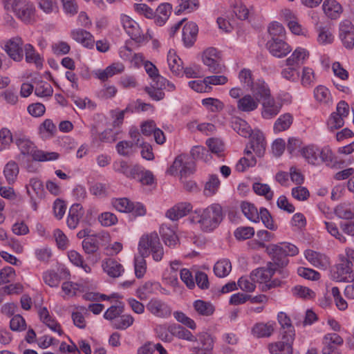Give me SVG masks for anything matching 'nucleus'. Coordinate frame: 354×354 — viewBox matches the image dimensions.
<instances>
[{"label":"nucleus","mask_w":354,"mask_h":354,"mask_svg":"<svg viewBox=\"0 0 354 354\" xmlns=\"http://www.w3.org/2000/svg\"><path fill=\"white\" fill-rule=\"evenodd\" d=\"M223 216L222 207L219 204L214 203L205 209L196 210L191 221L198 224L203 232H210L218 227Z\"/></svg>","instance_id":"nucleus-1"},{"label":"nucleus","mask_w":354,"mask_h":354,"mask_svg":"<svg viewBox=\"0 0 354 354\" xmlns=\"http://www.w3.org/2000/svg\"><path fill=\"white\" fill-rule=\"evenodd\" d=\"M261 248H265L263 242H259ZM266 252L271 257L274 268H282L286 266L289 262L288 256H295L298 254L297 247L290 243H280L279 244H270L266 246Z\"/></svg>","instance_id":"nucleus-2"},{"label":"nucleus","mask_w":354,"mask_h":354,"mask_svg":"<svg viewBox=\"0 0 354 354\" xmlns=\"http://www.w3.org/2000/svg\"><path fill=\"white\" fill-rule=\"evenodd\" d=\"M138 251L139 254L144 255H149L151 252L153 259L156 261H160L162 259L164 251L158 234L151 232L143 235L139 241Z\"/></svg>","instance_id":"nucleus-3"},{"label":"nucleus","mask_w":354,"mask_h":354,"mask_svg":"<svg viewBox=\"0 0 354 354\" xmlns=\"http://www.w3.org/2000/svg\"><path fill=\"white\" fill-rule=\"evenodd\" d=\"M352 262L347 258L342 257L332 271L331 277L337 282L349 283L354 281V271Z\"/></svg>","instance_id":"nucleus-4"},{"label":"nucleus","mask_w":354,"mask_h":354,"mask_svg":"<svg viewBox=\"0 0 354 354\" xmlns=\"http://www.w3.org/2000/svg\"><path fill=\"white\" fill-rule=\"evenodd\" d=\"M187 157L185 155L177 156L172 165L169 169V173L174 175L175 172L179 171L180 179L187 178L194 171V164L193 161H187Z\"/></svg>","instance_id":"nucleus-5"},{"label":"nucleus","mask_w":354,"mask_h":354,"mask_svg":"<svg viewBox=\"0 0 354 354\" xmlns=\"http://www.w3.org/2000/svg\"><path fill=\"white\" fill-rule=\"evenodd\" d=\"M339 37L344 46L349 50L354 47V26L349 20L339 24Z\"/></svg>","instance_id":"nucleus-6"},{"label":"nucleus","mask_w":354,"mask_h":354,"mask_svg":"<svg viewBox=\"0 0 354 354\" xmlns=\"http://www.w3.org/2000/svg\"><path fill=\"white\" fill-rule=\"evenodd\" d=\"M120 21L124 29L133 40L138 43L144 40V34L134 20L127 15H122Z\"/></svg>","instance_id":"nucleus-7"},{"label":"nucleus","mask_w":354,"mask_h":354,"mask_svg":"<svg viewBox=\"0 0 354 354\" xmlns=\"http://www.w3.org/2000/svg\"><path fill=\"white\" fill-rule=\"evenodd\" d=\"M23 44L21 38L16 37L7 41L3 48L11 59L20 62L24 57Z\"/></svg>","instance_id":"nucleus-8"},{"label":"nucleus","mask_w":354,"mask_h":354,"mask_svg":"<svg viewBox=\"0 0 354 354\" xmlns=\"http://www.w3.org/2000/svg\"><path fill=\"white\" fill-rule=\"evenodd\" d=\"M284 39L279 38L268 41L266 47L272 55L281 58L286 57L291 51L290 45Z\"/></svg>","instance_id":"nucleus-9"},{"label":"nucleus","mask_w":354,"mask_h":354,"mask_svg":"<svg viewBox=\"0 0 354 354\" xmlns=\"http://www.w3.org/2000/svg\"><path fill=\"white\" fill-rule=\"evenodd\" d=\"M14 142L20 150L21 153L17 158L19 160L21 156H31L34 160V153L37 151L36 146L32 142L25 136H15Z\"/></svg>","instance_id":"nucleus-10"},{"label":"nucleus","mask_w":354,"mask_h":354,"mask_svg":"<svg viewBox=\"0 0 354 354\" xmlns=\"http://www.w3.org/2000/svg\"><path fill=\"white\" fill-rule=\"evenodd\" d=\"M292 336H282V340L269 344V351L272 354H292Z\"/></svg>","instance_id":"nucleus-11"},{"label":"nucleus","mask_w":354,"mask_h":354,"mask_svg":"<svg viewBox=\"0 0 354 354\" xmlns=\"http://www.w3.org/2000/svg\"><path fill=\"white\" fill-rule=\"evenodd\" d=\"M13 11L23 21H28L34 14L33 4L27 0H17L12 8Z\"/></svg>","instance_id":"nucleus-12"},{"label":"nucleus","mask_w":354,"mask_h":354,"mask_svg":"<svg viewBox=\"0 0 354 354\" xmlns=\"http://www.w3.org/2000/svg\"><path fill=\"white\" fill-rule=\"evenodd\" d=\"M276 271L277 268H274L272 263L269 262L266 268H259L253 270L250 274V279L254 282L266 283Z\"/></svg>","instance_id":"nucleus-13"},{"label":"nucleus","mask_w":354,"mask_h":354,"mask_svg":"<svg viewBox=\"0 0 354 354\" xmlns=\"http://www.w3.org/2000/svg\"><path fill=\"white\" fill-rule=\"evenodd\" d=\"M41 322L53 332L57 333L59 335L64 334L61 325L56 319L50 314L46 307H42L38 312Z\"/></svg>","instance_id":"nucleus-14"},{"label":"nucleus","mask_w":354,"mask_h":354,"mask_svg":"<svg viewBox=\"0 0 354 354\" xmlns=\"http://www.w3.org/2000/svg\"><path fill=\"white\" fill-rule=\"evenodd\" d=\"M306 259L315 267L326 270L330 265L329 259L324 254L307 250L305 251Z\"/></svg>","instance_id":"nucleus-15"},{"label":"nucleus","mask_w":354,"mask_h":354,"mask_svg":"<svg viewBox=\"0 0 354 354\" xmlns=\"http://www.w3.org/2000/svg\"><path fill=\"white\" fill-rule=\"evenodd\" d=\"M192 209V205L190 203H178L167 211L166 216L172 221H177L185 216Z\"/></svg>","instance_id":"nucleus-16"},{"label":"nucleus","mask_w":354,"mask_h":354,"mask_svg":"<svg viewBox=\"0 0 354 354\" xmlns=\"http://www.w3.org/2000/svg\"><path fill=\"white\" fill-rule=\"evenodd\" d=\"M84 214V209L80 203H75L69 209L66 219L67 226L75 229Z\"/></svg>","instance_id":"nucleus-17"},{"label":"nucleus","mask_w":354,"mask_h":354,"mask_svg":"<svg viewBox=\"0 0 354 354\" xmlns=\"http://www.w3.org/2000/svg\"><path fill=\"white\" fill-rule=\"evenodd\" d=\"M147 308L153 315L159 317H166L171 314L169 307L158 299H151L147 305Z\"/></svg>","instance_id":"nucleus-18"},{"label":"nucleus","mask_w":354,"mask_h":354,"mask_svg":"<svg viewBox=\"0 0 354 354\" xmlns=\"http://www.w3.org/2000/svg\"><path fill=\"white\" fill-rule=\"evenodd\" d=\"M71 37L78 43L87 48L92 49L94 47L95 40L93 36L88 31L77 28L71 32Z\"/></svg>","instance_id":"nucleus-19"},{"label":"nucleus","mask_w":354,"mask_h":354,"mask_svg":"<svg viewBox=\"0 0 354 354\" xmlns=\"http://www.w3.org/2000/svg\"><path fill=\"white\" fill-rule=\"evenodd\" d=\"M250 141V149H252L258 156H262L266 151V143L264 136L259 131L252 133Z\"/></svg>","instance_id":"nucleus-20"},{"label":"nucleus","mask_w":354,"mask_h":354,"mask_svg":"<svg viewBox=\"0 0 354 354\" xmlns=\"http://www.w3.org/2000/svg\"><path fill=\"white\" fill-rule=\"evenodd\" d=\"M253 96L259 101H264L271 97L270 91L268 84L261 80H258L251 86Z\"/></svg>","instance_id":"nucleus-21"},{"label":"nucleus","mask_w":354,"mask_h":354,"mask_svg":"<svg viewBox=\"0 0 354 354\" xmlns=\"http://www.w3.org/2000/svg\"><path fill=\"white\" fill-rule=\"evenodd\" d=\"M319 164L324 162L326 166L331 168H340L344 165V162L337 160V157L328 147L319 149Z\"/></svg>","instance_id":"nucleus-22"},{"label":"nucleus","mask_w":354,"mask_h":354,"mask_svg":"<svg viewBox=\"0 0 354 354\" xmlns=\"http://www.w3.org/2000/svg\"><path fill=\"white\" fill-rule=\"evenodd\" d=\"M198 32V26L194 22L187 23L183 28V41L187 47L193 46Z\"/></svg>","instance_id":"nucleus-23"},{"label":"nucleus","mask_w":354,"mask_h":354,"mask_svg":"<svg viewBox=\"0 0 354 354\" xmlns=\"http://www.w3.org/2000/svg\"><path fill=\"white\" fill-rule=\"evenodd\" d=\"M262 117L266 119H270L279 113L281 104L275 102L274 98L271 97L262 102Z\"/></svg>","instance_id":"nucleus-24"},{"label":"nucleus","mask_w":354,"mask_h":354,"mask_svg":"<svg viewBox=\"0 0 354 354\" xmlns=\"http://www.w3.org/2000/svg\"><path fill=\"white\" fill-rule=\"evenodd\" d=\"M102 268L105 272L111 277L115 278L124 272L123 266L116 260L109 258L102 263Z\"/></svg>","instance_id":"nucleus-25"},{"label":"nucleus","mask_w":354,"mask_h":354,"mask_svg":"<svg viewBox=\"0 0 354 354\" xmlns=\"http://www.w3.org/2000/svg\"><path fill=\"white\" fill-rule=\"evenodd\" d=\"M259 101L250 94L245 95L237 102V108L243 112H251L257 109Z\"/></svg>","instance_id":"nucleus-26"},{"label":"nucleus","mask_w":354,"mask_h":354,"mask_svg":"<svg viewBox=\"0 0 354 354\" xmlns=\"http://www.w3.org/2000/svg\"><path fill=\"white\" fill-rule=\"evenodd\" d=\"M301 153L305 160L311 165H319V149L313 145L306 146L301 150Z\"/></svg>","instance_id":"nucleus-27"},{"label":"nucleus","mask_w":354,"mask_h":354,"mask_svg":"<svg viewBox=\"0 0 354 354\" xmlns=\"http://www.w3.org/2000/svg\"><path fill=\"white\" fill-rule=\"evenodd\" d=\"M323 10L330 19H337L342 12L341 5L336 0H325Z\"/></svg>","instance_id":"nucleus-28"},{"label":"nucleus","mask_w":354,"mask_h":354,"mask_svg":"<svg viewBox=\"0 0 354 354\" xmlns=\"http://www.w3.org/2000/svg\"><path fill=\"white\" fill-rule=\"evenodd\" d=\"M274 330V323L272 322L257 323L253 326L252 333L258 338L268 337L272 334Z\"/></svg>","instance_id":"nucleus-29"},{"label":"nucleus","mask_w":354,"mask_h":354,"mask_svg":"<svg viewBox=\"0 0 354 354\" xmlns=\"http://www.w3.org/2000/svg\"><path fill=\"white\" fill-rule=\"evenodd\" d=\"M335 215L340 219L348 221L354 218V206L351 203H341L335 208Z\"/></svg>","instance_id":"nucleus-30"},{"label":"nucleus","mask_w":354,"mask_h":354,"mask_svg":"<svg viewBox=\"0 0 354 354\" xmlns=\"http://www.w3.org/2000/svg\"><path fill=\"white\" fill-rule=\"evenodd\" d=\"M160 233L166 245L174 248L178 243V238L175 232L167 225H162L160 227Z\"/></svg>","instance_id":"nucleus-31"},{"label":"nucleus","mask_w":354,"mask_h":354,"mask_svg":"<svg viewBox=\"0 0 354 354\" xmlns=\"http://www.w3.org/2000/svg\"><path fill=\"white\" fill-rule=\"evenodd\" d=\"M232 129L240 136L247 138L250 137L252 131L248 122L239 118H236L232 121Z\"/></svg>","instance_id":"nucleus-32"},{"label":"nucleus","mask_w":354,"mask_h":354,"mask_svg":"<svg viewBox=\"0 0 354 354\" xmlns=\"http://www.w3.org/2000/svg\"><path fill=\"white\" fill-rule=\"evenodd\" d=\"M19 169L17 163L14 160L9 161L4 167L3 174L9 185L13 184L17 178Z\"/></svg>","instance_id":"nucleus-33"},{"label":"nucleus","mask_w":354,"mask_h":354,"mask_svg":"<svg viewBox=\"0 0 354 354\" xmlns=\"http://www.w3.org/2000/svg\"><path fill=\"white\" fill-rule=\"evenodd\" d=\"M244 153L245 156L241 158L236 165V170L241 172L244 171L248 167H254L257 163L256 158L252 156V151L249 149L248 146L244 151Z\"/></svg>","instance_id":"nucleus-34"},{"label":"nucleus","mask_w":354,"mask_h":354,"mask_svg":"<svg viewBox=\"0 0 354 354\" xmlns=\"http://www.w3.org/2000/svg\"><path fill=\"white\" fill-rule=\"evenodd\" d=\"M160 284L158 283L147 281L137 289V297L140 300H146L149 296L154 293L155 290H158Z\"/></svg>","instance_id":"nucleus-35"},{"label":"nucleus","mask_w":354,"mask_h":354,"mask_svg":"<svg viewBox=\"0 0 354 354\" xmlns=\"http://www.w3.org/2000/svg\"><path fill=\"white\" fill-rule=\"evenodd\" d=\"M202 344L199 349L204 352V354H213L214 339L211 335L207 333H201L198 335L197 339Z\"/></svg>","instance_id":"nucleus-36"},{"label":"nucleus","mask_w":354,"mask_h":354,"mask_svg":"<svg viewBox=\"0 0 354 354\" xmlns=\"http://www.w3.org/2000/svg\"><path fill=\"white\" fill-rule=\"evenodd\" d=\"M279 323L280 324L282 329L283 330V336H292L295 337L294 327L291 324L290 319L287 316L285 313L281 312L277 316Z\"/></svg>","instance_id":"nucleus-37"},{"label":"nucleus","mask_w":354,"mask_h":354,"mask_svg":"<svg viewBox=\"0 0 354 354\" xmlns=\"http://www.w3.org/2000/svg\"><path fill=\"white\" fill-rule=\"evenodd\" d=\"M241 208L244 216L250 221L257 223L259 221V211L257 208L249 202H242Z\"/></svg>","instance_id":"nucleus-38"},{"label":"nucleus","mask_w":354,"mask_h":354,"mask_svg":"<svg viewBox=\"0 0 354 354\" xmlns=\"http://www.w3.org/2000/svg\"><path fill=\"white\" fill-rule=\"evenodd\" d=\"M193 306L198 314L203 316H210L215 310L214 306L210 302L201 299L195 301Z\"/></svg>","instance_id":"nucleus-39"},{"label":"nucleus","mask_w":354,"mask_h":354,"mask_svg":"<svg viewBox=\"0 0 354 354\" xmlns=\"http://www.w3.org/2000/svg\"><path fill=\"white\" fill-rule=\"evenodd\" d=\"M231 270L232 264L228 259L219 260L214 266V274L220 278L227 276Z\"/></svg>","instance_id":"nucleus-40"},{"label":"nucleus","mask_w":354,"mask_h":354,"mask_svg":"<svg viewBox=\"0 0 354 354\" xmlns=\"http://www.w3.org/2000/svg\"><path fill=\"white\" fill-rule=\"evenodd\" d=\"M170 331L173 334V337L176 336V337L182 339H185L191 342H194L196 340V338L192 334V333L183 328L180 325L173 324L170 326Z\"/></svg>","instance_id":"nucleus-41"},{"label":"nucleus","mask_w":354,"mask_h":354,"mask_svg":"<svg viewBox=\"0 0 354 354\" xmlns=\"http://www.w3.org/2000/svg\"><path fill=\"white\" fill-rule=\"evenodd\" d=\"M167 62L170 71L175 75H178L181 73L183 67L182 66L181 59L176 56L175 53L171 52V50L169 52L167 55Z\"/></svg>","instance_id":"nucleus-42"},{"label":"nucleus","mask_w":354,"mask_h":354,"mask_svg":"<svg viewBox=\"0 0 354 354\" xmlns=\"http://www.w3.org/2000/svg\"><path fill=\"white\" fill-rule=\"evenodd\" d=\"M24 50L26 54V61L28 63L33 62L37 67H41L42 66L41 58L39 55L35 52L34 47L31 44H26L24 46Z\"/></svg>","instance_id":"nucleus-43"},{"label":"nucleus","mask_w":354,"mask_h":354,"mask_svg":"<svg viewBox=\"0 0 354 354\" xmlns=\"http://www.w3.org/2000/svg\"><path fill=\"white\" fill-rule=\"evenodd\" d=\"M199 6L198 0H178L176 13L179 14L184 11L192 12L196 10Z\"/></svg>","instance_id":"nucleus-44"},{"label":"nucleus","mask_w":354,"mask_h":354,"mask_svg":"<svg viewBox=\"0 0 354 354\" xmlns=\"http://www.w3.org/2000/svg\"><path fill=\"white\" fill-rule=\"evenodd\" d=\"M292 122V117L290 114L286 113L281 115L274 124V131L279 133L288 129Z\"/></svg>","instance_id":"nucleus-45"},{"label":"nucleus","mask_w":354,"mask_h":354,"mask_svg":"<svg viewBox=\"0 0 354 354\" xmlns=\"http://www.w3.org/2000/svg\"><path fill=\"white\" fill-rule=\"evenodd\" d=\"M220 186V180L216 175L212 174L209 176L208 181L205 183L204 194L206 196H212L215 194Z\"/></svg>","instance_id":"nucleus-46"},{"label":"nucleus","mask_w":354,"mask_h":354,"mask_svg":"<svg viewBox=\"0 0 354 354\" xmlns=\"http://www.w3.org/2000/svg\"><path fill=\"white\" fill-rule=\"evenodd\" d=\"M314 97L320 103L327 104L331 100L329 90L323 85H319L314 89Z\"/></svg>","instance_id":"nucleus-47"},{"label":"nucleus","mask_w":354,"mask_h":354,"mask_svg":"<svg viewBox=\"0 0 354 354\" xmlns=\"http://www.w3.org/2000/svg\"><path fill=\"white\" fill-rule=\"evenodd\" d=\"M203 64L208 67V71L212 73H221L225 70V66L220 63L219 57L203 58Z\"/></svg>","instance_id":"nucleus-48"},{"label":"nucleus","mask_w":354,"mask_h":354,"mask_svg":"<svg viewBox=\"0 0 354 354\" xmlns=\"http://www.w3.org/2000/svg\"><path fill=\"white\" fill-rule=\"evenodd\" d=\"M71 262L76 266L81 267L86 272H91V268L84 263L83 257L75 250H71L68 253Z\"/></svg>","instance_id":"nucleus-49"},{"label":"nucleus","mask_w":354,"mask_h":354,"mask_svg":"<svg viewBox=\"0 0 354 354\" xmlns=\"http://www.w3.org/2000/svg\"><path fill=\"white\" fill-rule=\"evenodd\" d=\"M149 255L139 254L134 259V267L136 276L140 279L142 278L146 272V261L145 258Z\"/></svg>","instance_id":"nucleus-50"},{"label":"nucleus","mask_w":354,"mask_h":354,"mask_svg":"<svg viewBox=\"0 0 354 354\" xmlns=\"http://www.w3.org/2000/svg\"><path fill=\"white\" fill-rule=\"evenodd\" d=\"M82 248L86 254H93L97 251L98 241L95 235L92 234L91 236L86 238L82 241Z\"/></svg>","instance_id":"nucleus-51"},{"label":"nucleus","mask_w":354,"mask_h":354,"mask_svg":"<svg viewBox=\"0 0 354 354\" xmlns=\"http://www.w3.org/2000/svg\"><path fill=\"white\" fill-rule=\"evenodd\" d=\"M53 89L50 84L44 81H39L37 83L35 88V94L39 97L51 96Z\"/></svg>","instance_id":"nucleus-52"},{"label":"nucleus","mask_w":354,"mask_h":354,"mask_svg":"<svg viewBox=\"0 0 354 354\" xmlns=\"http://www.w3.org/2000/svg\"><path fill=\"white\" fill-rule=\"evenodd\" d=\"M268 32L270 39H285L286 30L283 26L278 22L270 24L268 27Z\"/></svg>","instance_id":"nucleus-53"},{"label":"nucleus","mask_w":354,"mask_h":354,"mask_svg":"<svg viewBox=\"0 0 354 354\" xmlns=\"http://www.w3.org/2000/svg\"><path fill=\"white\" fill-rule=\"evenodd\" d=\"M261 218L264 225L270 230H276L277 225L274 223L272 217L268 210L266 208L261 207L259 209V219Z\"/></svg>","instance_id":"nucleus-54"},{"label":"nucleus","mask_w":354,"mask_h":354,"mask_svg":"<svg viewBox=\"0 0 354 354\" xmlns=\"http://www.w3.org/2000/svg\"><path fill=\"white\" fill-rule=\"evenodd\" d=\"M252 188L257 194L265 196L267 200H271L273 197V192L271 191L270 187L267 184L254 183Z\"/></svg>","instance_id":"nucleus-55"},{"label":"nucleus","mask_w":354,"mask_h":354,"mask_svg":"<svg viewBox=\"0 0 354 354\" xmlns=\"http://www.w3.org/2000/svg\"><path fill=\"white\" fill-rule=\"evenodd\" d=\"M133 320L131 315H124L113 322V327L115 329L124 330L133 324Z\"/></svg>","instance_id":"nucleus-56"},{"label":"nucleus","mask_w":354,"mask_h":354,"mask_svg":"<svg viewBox=\"0 0 354 354\" xmlns=\"http://www.w3.org/2000/svg\"><path fill=\"white\" fill-rule=\"evenodd\" d=\"M294 295L303 299H312L315 296V293L310 288L302 286H296L292 289Z\"/></svg>","instance_id":"nucleus-57"},{"label":"nucleus","mask_w":354,"mask_h":354,"mask_svg":"<svg viewBox=\"0 0 354 354\" xmlns=\"http://www.w3.org/2000/svg\"><path fill=\"white\" fill-rule=\"evenodd\" d=\"M202 104L212 112L220 111L224 107L223 103L216 98L203 99Z\"/></svg>","instance_id":"nucleus-58"},{"label":"nucleus","mask_w":354,"mask_h":354,"mask_svg":"<svg viewBox=\"0 0 354 354\" xmlns=\"http://www.w3.org/2000/svg\"><path fill=\"white\" fill-rule=\"evenodd\" d=\"M315 80V73L312 68L304 67L302 71L301 82L305 87H309L314 83Z\"/></svg>","instance_id":"nucleus-59"},{"label":"nucleus","mask_w":354,"mask_h":354,"mask_svg":"<svg viewBox=\"0 0 354 354\" xmlns=\"http://www.w3.org/2000/svg\"><path fill=\"white\" fill-rule=\"evenodd\" d=\"M158 337L164 342H171L173 340V334L170 331V326L159 325L156 328Z\"/></svg>","instance_id":"nucleus-60"},{"label":"nucleus","mask_w":354,"mask_h":354,"mask_svg":"<svg viewBox=\"0 0 354 354\" xmlns=\"http://www.w3.org/2000/svg\"><path fill=\"white\" fill-rule=\"evenodd\" d=\"M326 228L329 234L337 239L341 243H346V238L341 232H339L335 223L332 222H324Z\"/></svg>","instance_id":"nucleus-61"},{"label":"nucleus","mask_w":354,"mask_h":354,"mask_svg":"<svg viewBox=\"0 0 354 354\" xmlns=\"http://www.w3.org/2000/svg\"><path fill=\"white\" fill-rule=\"evenodd\" d=\"M43 279L45 283L50 287H57L60 281V277L57 272L53 270L44 272Z\"/></svg>","instance_id":"nucleus-62"},{"label":"nucleus","mask_w":354,"mask_h":354,"mask_svg":"<svg viewBox=\"0 0 354 354\" xmlns=\"http://www.w3.org/2000/svg\"><path fill=\"white\" fill-rule=\"evenodd\" d=\"M344 124V118L333 113L328 120L327 125L328 127L331 130L339 129Z\"/></svg>","instance_id":"nucleus-63"},{"label":"nucleus","mask_w":354,"mask_h":354,"mask_svg":"<svg viewBox=\"0 0 354 354\" xmlns=\"http://www.w3.org/2000/svg\"><path fill=\"white\" fill-rule=\"evenodd\" d=\"M254 234V230L252 227H240L234 232V236L239 240H245L251 238Z\"/></svg>","instance_id":"nucleus-64"}]
</instances>
